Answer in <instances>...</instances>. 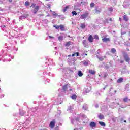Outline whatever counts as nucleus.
I'll return each mask as SVG.
<instances>
[{"label": "nucleus", "mask_w": 130, "mask_h": 130, "mask_svg": "<svg viewBox=\"0 0 130 130\" xmlns=\"http://www.w3.org/2000/svg\"><path fill=\"white\" fill-rule=\"evenodd\" d=\"M58 40H59V41H62V40H63V37H62V36H59Z\"/></svg>", "instance_id": "nucleus-21"}, {"label": "nucleus", "mask_w": 130, "mask_h": 130, "mask_svg": "<svg viewBox=\"0 0 130 130\" xmlns=\"http://www.w3.org/2000/svg\"><path fill=\"white\" fill-rule=\"evenodd\" d=\"M93 37L92 36V35H90L89 38H88V41H89V42H93Z\"/></svg>", "instance_id": "nucleus-15"}, {"label": "nucleus", "mask_w": 130, "mask_h": 130, "mask_svg": "<svg viewBox=\"0 0 130 130\" xmlns=\"http://www.w3.org/2000/svg\"><path fill=\"white\" fill-rule=\"evenodd\" d=\"M54 27L56 29H59V28H60V25H59V26L54 25Z\"/></svg>", "instance_id": "nucleus-38"}, {"label": "nucleus", "mask_w": 130, "mask_h": 130, "mask_svg": "<svg viewBox=\"0 0 130 130\" xmlns=\"http://www.w3.org/2000/svg\"><path fill=\"white\" fill-rule=\"evenodd\" d=\"M75 120L76 121H79V120H80V119L78 117H77L76 118Z\"/></svg>", "instance_id": "nucleus-41"}, {"label": "nucleus", "mask_w": 130, "mask_h": 130, "mask_svg": "<svg viewBox=\"0 0 130 130\" xmlns=\"http://www.w3.org/2000/svg\"><path fill=\"white\" fill-rule=\"evenodd\" d=\"M3 97H5V95L3 94Z\"/></svg>", "instance_id": "nucleus-53"}, {"label": "nucleus", "mask_w": 130, "mask_h": 130, "mask_svg": "<svg viewBox=\"0 0 130 130\" xmlns=\"http://www.w3.org/2000/svg\"><path fill=\"white\" fill-rule=\"evenodd\" d=\"M83 109H85V110H86V109H87L88 108V107L86 105H84L83 106Z\"/></svg>", "instance_id": "nucleus-34"}, {"label": "nucleus", "mask_w": 130, "mask_h": 130, "mask_svg": "<svg viewBox=\"0 0 130 130\" xmlns=\"http://www.w3.org/2000/svg\"><path fill=\"white\" fill-rule=\"evenodd\" d=\"M58 91H59H59H60V89H59Z\"/></svg>", "instance_id": "nucleus-58"}, {"label": "nucleus", "mask_w": 130, "mask_h": 130, "mask_svg": "<svg viewBox=\"0 0 130 130\" xmlns=\"http://www.w3.org/2000/svg\"><path fill=\"white\" fill-rule=\"evenodd\" d=\"M107 76H108V74H107V73H105L104 74V78H106V77H107Z\"/></svg>", "instance_id": "nucleus-40"}, {"label": "nucleus", "mask_w": 130, "mask_h": 130, "mask_svg": "<svg viewBox=\"0 0 130 130\" xmlns=\"http://www.w3.org/2000/svg\"><path fill=\"white\" fill-rule=\"evenodd\" d=\"M19 114H20V115H22V116H23V115H24V114H25V113L24 112V111H19Z\"/></svg>", "instance_id": "nucleus-30"}, {"label": "nucleus", "mask_w": 130, "mask_h": 130, "mask_svg": "<svg viewBox=\"0 0 130 130\" xmlns=\"http://www.w3.org/2000/svg\"><path fill=\"white\" fill-rule=\"evenodd\" d=\"M124 59L127 62H129V57L127 55H124Z\"/></svg>", "instance_id": "nucleus-7"}, {"label": "nucleus", "mask_w": 130, "mask_h": 130, "mask_svg": "<svg viewBox=\"0 0 130 130\" xmlns=\"http://www.w3.org/2000/svg\"><path fill=\"white\" fill-rule=\"evenodd\" d=\"M102 111H104V109H103V108H102Z\"/></svg>", "instance_id": "nucleus-47"}, {"label": "nucleus", "mask_w": 130, "mask_h": 130, "mask_svg": "<svg viewBox=\"0 0 130 130\" xmlns=\"http://www.w3.org/2000/svg\"><path fill=\"white\" fill-rule=\"evenodd\" d=\"M83 44L84 47H88V44H87V43L86 42V40H83Z\"/></svg>", "instance_id": "nucleus-14"}, {"label": "nucleus", "mask_w": 130, "mask_h": 130, "mask_svg": "<svg viewBox=\"0 0 130 130\" xmlns=\"http://www.w3.org/2000/svg\"><path fill=\"white\" fill-rule=\"evenodd\" d=\"M71 45H72V42L71 41L67 42L65 44L66 46H70Z\"/></svg>", "instance_id": "nucleus-18"}, {"label": "nucleus", "mask_w": 130, "mask_h": 130, "mask_svg": "<svg viewBox=\"0 0 130 130\" xmlns=\"http://www.w3.org/2000/svg\"><path fill=\"white\" fill-rule=\"evenodd\" d=\"M68 56H71V55H68Z\"/></svg>", "instance_id": "nucleus-57"}, {"label": "nucleus", "mask_w": 130, "mask_h": 130, "mask_svg": "<svg viewBox=\"0 0 130 130\" xmlns=\"http://www.w3.org/2000/svg\"><path fill=\"white\" fill-rule=\"evenodd\" d=\"M72 109H73V107H72V106H70L68 107V110H69L70 111H72Z\"/></svg>", "instance_id": "nucleus-33"}, {"label": "nucleus", "mask_w": 130, "mask_h": 130, "mask_svg": "<svg viewBox=\"0 0 130 130\" xmlns=\"http://www.w3.org/2000/svg\"><path fill=\"white\" fill-rule=\"evenodd\" d=\"M71 122H72V124H74V123H75V122H74V120H72Z\"/></svg>", "instance_id": "nucleus-43"}, {"label": "nucleus", "mask_w": 130, "mask_h": 130, "mask_svg": "<svg viewBox=\"0 0 130 130\" xmlns=\"http://www.w3.org/2000/svg\"><path fill=\"white\" fill-rule=\"evenodd\" d=\"M124 122H126V120H124Z\"/></svg>", "instance_id": "nucleus-52"}, {"label": "nucleus", "mask_w": 130, "mask_h": 130, "mask_svg": "<svg viewBox=\"0 0 130 130\" xmlns=\"http://www.w3.org/2000/svg\"><path fill=\"white\" fill-rule=\"evenodd\" d=\"M80 19L84 20H88L90 19V16H89V14L88 13H85L80 16Z\"/></svg>", "instance_id": "nucleus-1"}, {"label": "nucleus", "mask_w": 130, "mask_h": 130, "mask_svg": "<svg viewBox=\"0 0 130 130\" xmlns=\"http://www.w3.org/2000/svg\"><path fill=\"white\" fill-rule=\"evenodd\" d=\"M49 38H54V37H51V36H49Z\"/></svg>", "instance_id": "nucleus-44"}, {"label": "nucleus", "mask_w": 130, "mask_h": 130, "mask_svg": "<svg viewBox=\"0 0 130 130\" xmlns=\"http://www.w3.org/2000/svg\"><path fill=\"white\" fill-rule=\"evenodd\" d=\"M121 34L123 35V34H124V33H123V32H121Z\"/></svg>", "instance_id": "nucleus-51"}, {"label": "nucleus", "mask_w": 130, "mask_h": 130, "mask_svg": "<svg viewBox=\"0 0 130 130\" xmlns=\"http://www.w3.org/2000/svg\"><path fill=\"white\" fill-rule=\"evenodd\" d=\"M123 61L121 60V63H123Z\"/></svg>", "instance_id": "nucleus-48"}, {"label": "nucleus", "mask_w": 130, "mask_h": 130, "mask_svg": "<svg viewBox=\"0 0 130 130\" xmlns=\"http://www.w3.org/2000/svg\"><path fill=\"white\" fill-rule=\"evenodd\" d=\"M72 56H73V57L79 56V53L78 52L75 53L74 54H72Z\"/></svg>", "instance_id": "nucleus-24"}, {"label": "nucleus", "mask_w": 130, "mask_h": 130, "mask_svg": "<svg viewBox=\"0 0 130 130\" xmlns=\"http://www.w3.org/2000/svg\"><path fill=\"white\" fill-rule=\"evenodd\" d=\"M55 125V121L54 120L51 121L49 126L51 128H53Z\"/></svg>", "instance_id": "nucleus-3"}, {"label": "nucleus", "mask_w": 130, "mask_h": 130, "mask_svg": "<svg viewBox=\"0 0 130 130\" xmlns=\"http://www.w3.org/2000/svg\"><path fill=\"white\" fill-rule=\"evenodd\" d=\"M70 87L69 84H66L64 86H63V91H67L68 88Z\"/></svg>", "instance_id": "nucleus-9"}, {"label": "nucleus", "mask_w": 130, "mask_h": 130, "mask_svg": "<svg viewBox=\"0 0 130 130\" xmlns=\"http://www.w3.org/2000/svg\"><path fill=\"white\" fill-rule=\"evenodd\" d=\"M115 107V106H113V107Z\"/></svg>", "instance_id": "nucleus-56"}, {"label": "nucleus", "mask_w": 130, "mask_h": 130, "mask_svg": "<svg viewBox=\"0 0 130 130\" xmlns=\"http://www.w3.org/2000/svg\"><path fill=\"white\" fill-rule=\"evenodd\" d=\"M98 58L101 61H102V60L104 59V58H103L102 56H98Z\"/></svg>", "instance_id": "nucleus-25"}, {"label": "nucleus", "mask_w": 130, "mask_h": 130, "mask_svg": "<svg viewBox=\"0 0 130 130\" xmlns=\"http://www.w3.org/2000/svg\"><path fill=\"white\" fill-rule=\"evenodd\" d=\"M52 15L54 16V18H56V16H57V14H56L54 11L52 12Z\"/></svg>", "instance_id": "nucleus-23"}, {"label": "nucleus", "mask_w": 130, "mask_h": 130, "mask_svg": "<svg viewBox=\"0 0 130 130\" xmlns=\"http://www.w3.org/2000/svg\"><path fill=\"white\" fill-rule=\"evenodd\" d=\"M30 7L32 8H35V7H36V5L34 3H31V6Z\"/></svg>", "instance_id": "nucleus-37"}, {"label": "nucleus", "mask_w": 130, "mask_h": 130, "mask_svg": "<svg viewBox=\"0 0 130 130\" xmlns=\"http://www.w3.org/2000/svg\"><path fill=\"white\" fill-rule=\"evenodd\" d=\"M83 73H82V71H78V76L79 77H82L83 76Z\"/></svg>", "instance_id": "nucleus-19"}, {"label": "nucleus", "mask_w": 130, "mask_h": 130, "mask_svg": "<svg viewBox=\"0 0 130 130\" xmlns=\"http://www.w3.org/2000/svg\"><path fill=\"white\" fill-rule=\"evenodd\" d=\"M69 8H70V6H66L63 9V12H67V11H68V10H69Z\"/></svg>", "instance_id": "nucleus-16"}, {"label": "nucleus", "mask_w": 130, "mask_h": 130, "mask_svg": "<svg viewBox=\"0 0 130 130\" xmlns=\"http://www.w3.org/2000/svg\"><path fill=\"white\" fill-rule=\"evenodd\" d=\"M99 124H100L102 126H105V123L103 122H99Z\"/></svg>", "instance_id": "nucleus-22"}, {"label": "nucleus", "mask_w": 130, "mask_h": 130, "mask_svg": "<svg viewBox=\"0 0 130 130\" xmlns=\"http://www.w3.org/2000/svg\"><path fill=\"white\" fill-rule=\"evenodd\" d=\"M119 20L121 21V18H119Z\"/></svg>", "instance_id": "nucleus-50"}, {"label": "nucleus", "mask_w": 130, "mask_h": 130, "mask_svg": "<svg viewBox=\"0 0 130 130\" xmlns=\"http://www.w3.org/2000/svg\"><path fill=\"white\" fill-rule=\"evenodd\" d=\"M11 58L13 59L14 58L12 57H11Z\"/></svg>", "instance_id": "nucleus-59"}, {"label": "nucleus", "mask_w": 130, "mask_h": 130, "mask_svg": "<svg viewBox=\"0 0 130 130\" xmlns=\"http://www.w3.org/2000/svg\"><path fill=\"white\" fill-rule=\"evenodd\" d=\"M95 6V3H91L90 4V7L91 8H94V7Z\"/></svg>", "instance_id": "nucleus-31"}, {"label": "nucleus", "mask_w": 130, "mask_h": 130, "mask_svg": "<svg viewBox=\"0 0 130 130\" xmlns=\"http://www.w3.org/2000/svg\"><path fill=\"white\" fill-rule=\"evenodd\" d=\"M69 90H70V91H74V88L72 89H69Z\"/></svg>", "instance_id": "nucleus-45"}, {"label": "nucleus", "mask_w": 130, "mask_h": 130, "mask_svg": "<svg viewBox=\"0 0 130 130\" xmlns=\"http://www.w3.org/2000/svg\"><path fill=\"white\" fill-rule=\"evenodd\" d=\"M89 126L91 127V128H94V127H96V122H91L89 124Z\"/></svg>", "instance_id": "nucleus-4"}, {"label": "nucleus", "mask_w": 130, "mask_h": 130, "mask_svg": "<svg viewBox=\"0 0 130 130\" xmlns=\"http://www.w3.org/2000/svg\"><path fill=\"white\" fill-rule=\"evenodd\" d=\"M85 55L86 56L88 55V54H85Z\"/></svg>", "instance_id": "nucleus-55"}, {"label": "nucleus", "mask_w": 130, "mask_h": 130, "mask_svg": "<svg viewBox=\"0 0 130 130\" xmlns=\"http://www.w3.org/2000/svg\"><path fill=\"white\" fill-rule=\"evenodd\" d=\"M12 1H13V0H9V2L10 3H12Z\"/></svg>", "instance_id": "nucleus-46"}, {"label": "nucleus", "mask_w": 130, "mask_h": 130, "mask_svg": "<svg viewBox=\"0 0 130 130\" xmlns=\"http://www.w3.org/2000/svg\"><path fill=\"white\" fill-rule=\"evenodd\" d=\"M110 21H112V19L110 18Z\"/></svg>", "instance_id": "nucleus-49"}, {"label": "nucleus", "mask_w": 130, "mask_h": 130, "mask_svg": "<svg viewBox=\"0 0 130 130\" xmlns=\"http://www.w3.org/2000/svg\"><path fill=\"white\" fill-rule=\"evenodd\" d=\"M60 29L61 31H64V26H63V25H60Z\"/></svg>", "instance_id": "nucleus-17"}, {"label": "nucleus", "mask_w": 130, "mask_h": 130, "mask_svg": "<svg viewBox=\"0 0 130 130\" xmlns=\"http://www.w3.org/2000/svg\"><path fill=\"white\" fill-rule=\"evenodd\" d=\"M81 28H82V29H85V24H81Z\"/></svg>", "instance_id": "nucleus-35"}, {"label": "nucleus", "mask_w": 130, "mask_h": 130, "mask_svg": "<svg viewBox=\"0 0 130 130\" xmlns=\"http://www.w3.org/2000/svg\"><path fill=\"white\" fill-rule=\"evenodd\" d=\"M122 81H123V79L120 78V79H118L117 83H121V82H122Z\"/></svg>", "instance_id": "nucleus-29"}, {"label": "nucleus", "mask_w": 130, "mask_h": 130, "mask_svg": "<svg viewBox=\"0 0 130 130\" xmlns=\"http://www.w3.org/2000/svg\"><path fill=\"white\" fill-rule=\"evenodd\" d=\"M110 11H111V9H110Z\"/></svg>", "instance_id": "nucleus-60"}, {"label": "nucleus", "mask_w": 130, "mask_h": 130, "mask_svg": "<svg viewBox=\"0 0 130 130\" xmlns=\"http://www.w3.org/2000/svg\"><path fill=\"white\" fill-rule=\"evenodd\" d=\"M111 52L112 53H115V52H116V50L115 49V48H112L111 49Z\"/></svg>", "instance_id": "nucleus-28"}, {"label": "nucleus", "mask_w": 130, "mask_h": 130, "mask_svg": "<svg viewBox=\"0 0 130 130\" xmlns=\"http://www.w3.org/2000/svg\"><path fill=\"white\" fill-rule=\"evenodd\" d=\"M38 10H39V7L38 6H35L34 10L32 11L34 14H36L37 12H38Z\"/></svg>", "instance_id": "nucleus-5"}, {"label": "nucleus", "mask_w": 130, "mask_h": 130, "mask_svg": "<svg viewBox=\"0 0 130 130\" xmlns=\"http://www.w3.org/2000/svg\"><path fill=\"white\" fill-rule=\"evenodd\" d=\"M90 91H91L90 87L85 88L83 90V93H84V94H86V93H89V92H90Z\"/></svg>", "instance_id": "nucleus-6"}, {"label": "nucleus", "mask_w": 130, "mask_h": 130, "mask_svg": "<svg viewBox=\"0 0 130 130\" xmlns=\"http://www.w3.org/2000/svg\"><path fill=\"white\" fill-rule=\"evenodd\" d=\"M103 42H107L108 41H110V40L109 39V38H107V36H103L102 37Z\"/></svg>", "instance_id": "nucleus-2"}, {"label": "nucleus", "mask_w": 130, "mask_h": 130, "mask_svg": "<svg viewBox=\"0 0 130 130\" xmlns=\"http://www.w3.org/2000/svg\"><path fill=\"white\" fill-rule=\"evenodd\" d=\"M83 64L85 67H88V66H89V64H90V62L85 61L83 62Z\"/></svg>", "instance_id": "nucleus-12"}, {"label": "nucleus", "mask_w": 130, "mask_h": 130, "mask_svg": "<svg viewBox=\"0 0 130 130\" xmlns=\"http://www.w3.org/2000/svg\"><path fill=\"white\" fill-rule=\"evenodd\" d=\"M123 20H124V21H125L126 22H127V21H128V17H127V15H124L123 16Z\"/></svg>", "instance_id": "nucleus-11"}, {"label": "nucleus", "mask_w": 130, "mask_h": 130, "mask_svg": "<svg viewBox=\"0 0 130 130\" xmlns=\"http://www.w3.org/2000/svg\"><path fill=\"white\" fill-rule=\"evenodd\" d=\"M94 39H99V37L97 35L94 36Z\"/></svg>", "instance_id": "nucleus-39"}, {"label": "nucleus", "mask_w": 130, "mask_h": 130, "mask_svg": "<svg viewBox=\"0 0 130 130\" xmlns=\"http://www.w3.org/2000/svg\"><path fill=\"white\" fill-rule=\"evenodd\" d=\"M122 108H124V107H121Z\"/></svg>", "instance_id": "nucleus-54"}, {"label": "nucleus", "mask_w": 130, "mask_h": 130, "mask_svg": "<svg viewBox=\"0 0 130 130\" xmlns=\"http://www.w3.org/2000/svg\"><path fill=\"white\" fill-rule=\"evenodd\" d=\"M71 98H72V99H73L74 100H76V99H77V95H76L75 94H73L71 96Z\"/></svg>", "instance_id": "nucleus-20"}, {"label": "nucleus", "mask_w": 130, "mask_h": 130, "mask_svg": "<svg viewBox=\"0 0 130 130\" xmlns=\"http://www.w3.org/2000/svg\"><path fill=\"white\" fill-rule=\"evenodd\" d=\"M75 61H76V59H73V62H71V60H69V63L70 66L75 65Z\"/></svg>", "instance_id": "nucleus-8"}, {"label": "nucleus", "mask_w": 130, "mask_h": 130, "mask_svg": "<svg viewBox=\"0 0 130 130\" xmlns=\"http://www.w3.org/2000/svg\"><path fill=\"white\" fill-rule=\"evenodd\" d=\"M30 5V2L26 1L25 2V6H26V7H28V6Z\"/></svg>", "instance_id": "nucleus-27"}, {"label": "nucleus", "mask_w": 130, "mask_h": 130, "mask_svg": "<svg viewBox=\"0 0 130 130\" xmlns=\"http://www.w3.org/2000/svg\"><path fill=\"white\" fill-rule=\"evenodd\" d=\"M73 16H77V12L75 11L72 12Z\"/></svg>", "instance_id": "nucleus-32"}, {"label": "nucleus", "mask_w": 130, "mask_h": 130, "mask_svg": "<svg viewBox=\"0 0 130 130\" xmlns=\"http://www.w3.org/2000/svg\"><path fill=\"white\" fill-rule=\"evenodd\" d=\"M27 18V15L25 16H21L19 17L20 20H25V18Z\"/></svg>", "instance_id": "nucleus-13"}, {"label": "nucleus", "mask_w": 130, "mask_h": 130, "mask_svg": "<svg viewBox=\"0 0 130 130\" xmlns=\"http://www.w3.org/2000/svg\"><path fill=\"white\" fill-rule=\"evenodd\" d=\"M95 107H96V108H98V107H99V106L98 105H95Z\"/></svg>", "instance_id": "nucleus-42"}, {"label": "nucleus", "mask_w": 130, "mask_h": 130, "mask_svg": "<svg viewBox=\"0 0 130 130\" xmlns=\"http://www.w3.org/2000/svg\"><path fill=\"white\" fill-rule=\"evenodd\" d=\"M129 40H130V38L129 39Z\"/></svg>", "instance_id": "nucleus-61"}, {"label": "nucleus", "mask_w": 130, "mask_h": 130, "mask_svg": "<svg viewBox=\"0 0 130 130\" xmlns=\"http://www.w3.org/2000/svg\"><path fill=\"white\" fill-rule=\"evenodd\" d=\"M88 72L90 74H91V75H95V74H96V72H95V71L93 70H89Z\"/></svg>", "instance_id": "nucleus-10"}, {"label": "nucleus", "mask_w": 130, "mask_h": 130, "mask_svg": "<svg viewBox=\"0 0 130 130\" xmlns=\"http://www.w3.org/2000/svg\"><path fill=\"white\" fill-rule=\"evenodd\" d=\"M127 100H128V99L127 98H125L123 99L124 102H127Z\"/></svg>", "instance_id": "nucleus-36"}, {"label": "nucleus", "mask_w": 130, "mask_h": 130, "mask_svg": "<svg viewBox=\"0 0 130 130\" xmlns=\"http://www.w3.org/2000/svg\"><path fill=\"white\" fill-rule=\"evenodd\" d=\"M98 117L100 119H103L104 118V116L103 115H100L98 116Z\"/></svg>", "instance_id": "nucleus-26"}]
</instances>
